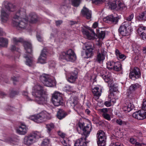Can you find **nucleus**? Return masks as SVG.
Wrapping results in <instances>:
<instances>
[{
	"instance_id": "f8f14e48",
	"label": "nucleus",
	"mask_w": 146,
	"mask_h": 146,
	"mask_svg": "<svg viewBox=\"0 0 146 146\" xmlns=\"http://www.w3.org/2000/svg\"><path fill=\"white\" fill-rule=\"evenodd\" d=\"M97 138L98 139L97 143L98 146H104L106 140V136L105 133L102 130L98 131Z\"/></svg>"
},
{
	"instance_id": "bb28decb",
	"label": "nucleus",
	"mask_w": 146,
	"mask_h": 146,
	"mask_svg": "<svg viewBox=\"0 0 146 146\" xmlns=\"http://www.w3.org/2000/svg\"><path fill=\"white\" fill-rule=\"evenodd\" d=\"M24 57L26 59V64L29 66H31L33 64V60L31 56H29L28 54H25Z\"/></svg>"
},
{
	"instance_id": "6e6d98bb",
	"label": "nucleus",
	"mask_w": 146,
	"mask_h": 146,
	"mask_svg": "<svg viewBox=\"0 0 146 146\" xmlns=\"http://www.w3.org/2000/svg\"><path fill=\"white\" fill-rule=\"evenodd\" d=\"M36 36L38 40L40 42H42L43 40V39L41 36L38 34H37Z\"/></svg>"
},
{
	"instance_id": "4468645a",
	"label": "nucleus",
	"mask_w": 146,
	"mask_h": 146,
	"mask_svg": "<svg viewBox=\"0 0 146 146\" xmlns=\"http://www.w3.org/2000/svg\"><path fill=\"white\" fill-rule=\"evenodd\" d=\"M100 76L104 79L105 82L108 83V84H111V74L106 70L102 69L100 70Z\"/></svg>"
},
{
	"instance_id": "cd10ccee",
	"label": "nucleus",
	"mask_w": 146,
	"mask_h": 146,
	"mask_svg": "<svg viewBox=\"0 0 146 146\" xmlns=\"http://www.w3.org/2000/svg\"><path fill=\"white\" fill-rule=\"evenodd\" d=\"M67 103L70 104L71 106L74 108V109L76 111V108L77 107V101L76 98V97H74L71 100H69L68 101Z\"/></svg>"
},
{
	"instance_id": "e433bc0d",
	"label": "nucleus",
	"mask_w": 146,
	"mask_h": 146,
	"mask_svg": "<svg viewBox=\"0 0 146 146\" xmlns=\"http://www.w3.org/2000/svg\"><path fill=\"white\" fill-rule=\"evenodd\" d=\"M12 40L14 44L17 45L19 43L22 41L23 39L21 38H17L15 37L13 38Z\"/></svg>"
},
{
	"instance_id": "20e7f679",
	"label": "nucleus",
	"mask_w": 146,
	"mask_h": 146,
	"mask_svg": "<svg viewBox=\"0 0 146 146\" xmlns=\"http://www.w3.org/2000/svg\"><path fill=\"white\" fill-rule=\"evenodd\" d=\"M14 7L11 3H7L5 4V8L7 10V11L4 9H2L1 11V17L2 22L6 23L9 20V14L7 12V11H13Z\"/></svg>"
},
{
	"instance_id": "4c0bfd02",
	"label": "nucleus",
	"mask_w": 146,
	"mask_h": 146,
	"mask_svg": "<svg viewBox=\"0 0 146 146\" xmlns=\"http://www.w3.org/2000/svg\"><path fill=\"white\" fill-rule=\"evenodd\" d=\"M134 17V15L132 14L130 15L128 17H127L125 18V21L124 22L128 21V22L130 23V25H131V23L130 22L133 19Z\"/></svg>"
},
{
	"instance_id": "c9c22d12",
	"label": "nucleus",
	"mask_w": 146,
	"mask_h": 146,
	"mask_svg": "<svg viewBox=\"0 0 146 146\" xmlns=\"http://www.w3.org/2000/svg\"><path fill=\"white\" fill-rule=\"evenodd\" d=\"M81 0H71L72 5L75 7H78L80 5Z\"/></svg>"
},
{
	"instance_id": "13d9d810",
	"label": "nucleus",
	"mask_w": 146,
	"mask_h": 146,
	"mask_svg": "<svg viewBox=\"0 0 146 146\" xmlns=\"http://www.w3.org/2000/svg\"><path fill=\"white\" fill-rule=\"evenodd\" d=\"M11 79L13 81V83L14 84H16V83L18 81V79L17 78L15 77H12Z\"/></svg>"
},
{
	"instance_id": "9b49d317",
	"label": "nucleus",
	"mask_w": 146,
	"mask_h": 146,
	"mask_svg": "<svg viewBox=\"0 0 146 146\" xmlns=\"http://www.w3.org/2000/svg\"><path fill=\"white\" fill-rule=\"evenodd\" d=\"M52 100L54 105L56 106L61 105L63 103V99L61 95L58 92H55L52 94Z\"/></svg>"
},
{
	"instance_id": "f704fd0d",
	"label": "nucleus",
	"mask_w": 146,
	"mask_h": 146,
	"mask_svg": "<svg viewBox=\"0 0 146 146\" xmlns=\"http://www.w3.org/2000/svg\"><path fill=\"white\" fill-rule=\"evenodd\" d=\"M115 62L112 61H109L107 63V67L110 70H113Z\"/></svg>"
},
{
	"instance_id": "338daca9",
	"label": "nucleus",
	"mask_w": 146,
	"mask_h": 146,
	"mask_svg": "<svg viewBox=\"0 0 146 146\" xmlns=\"http://www.w3.org/2000/svg\"><path fill=\"white\" fill-rule=\"evenodd\" d=\"M142 145H144V144H142L138 142H136L135 144V146H142Z\"/></svg>"
},
{
	"instance_id": "0e129e2a",
	"label": "nucleus",
	"mask_w": 146,
	"mask_h": 146,
	"mask_svg": "<svg viewBox=\"0 0 146 146\" xmlns=\"http://www.w3.org/2000/svg\"><path fill=\"white\" fill-rule=\"evenodd\" d=\"M98 25V23L97 22L94 23L92 27L94 28H96Z\"/></svg>"
},
{
	"instance_id": "603ef678",
	"label": "nucleus",
	"mask_w": 146,
	"mask_h": 146,
	"mask_svg": "<svg viewBox=\"0 0 146 146\" xmlns=\"http://www.w3.org/2000/svg\"><path fill=\"white\" fill-rule=\"evenodd\" d=\"M28 92H27L25 91H23V94L24 96H26L27 98V99L29 101L31 100L28 96Z\"/></svg>"
},
{
	"instance_id": "393cba45",
	"label": "nucleus",
	"mask_w": 146,
	"mask_h": 146,
	"mask_svg": "<svg viewBox=\"0 0 146 146\" xmlns=\"http://www.w3.org/2000/svg\"><path fill=\"white\" fill-rule=\"evenodd\" d=\"M139 87V85L137 84H132L130 86L127 94L129 98L133 96L132 93L133 92Z\"/></svg>"
},
{
	"instance_id": "bf43d9fd",
	"label": "nucleus",
	"mask_w": 146,
	"mask_h": 146,
	"mask_svg": "<svg viewBox=\"0 0 146 146\" xmlns=\"http://www.w3.org/2000/svg\"><path fill=\"white\" fill-rule=\"evenodd\" d=\"M130 141L132 144H135L137 142L136 139L133 138H131L130 139Z\"/></svg>"
},
{
	"instance_id": "412c9836",
	"label": "nucleus",
	"mask_w": 146,
	"mask_h": 146,
	"mask_svg": "<svg viewBox=\"0 0 146 146\" xmlns=\"http://www.w3.org/2000/svg\"><path fill=\"white\" fill-rule=\"evenodd\" d=\"M119 19V17H115L113 15H110L105 18L104 20L106 22H111L114 24H116L118 22Z\"/></svg>"
},
{
	"instance_id": "9d476101",
	"label": "nucleus",
	"mask_w": 146,
	"mask_h": 146,
	"mask_svg": "<svg viewBox=\"0 0 146 146\" xmlns=\"http://www.w3.org/2000/svg\"><path fill=\"white\" fill-rule=\"evenodd\" d=\"M109 6V7L111 9H115L116 10H122L127 9L124 4L118 0H116L110 3Z\"/></svg>"
},
{
	"instance_id": "09e8293b",
	"label": "nucleus",
	"mask_w": 146,
	"mask_h": 146,
	"mask_svg": "<svg viewBox=\"0 0 146 146\" xmlns=\"http://www.w3.org/2000/svg\"><path fill=\"white\" fill-rule=\"evenodd\" d=\"M58 135L62 138H64L65 137V134L60 131H58Z\"/></svg>"
},
{
	"instance_id": "ddd939ff",
	"label": "nucleus",
	"mask_w": 146,
	"mask_h": 146,
	"mask_svg": "<svg viewBox=\"0 0 146 146\" xmlns=\"http://www.w3.org/2000/svg\"><path fill=\"white\" fill-rule=\"evenodd\" d=\"M97 53L96 56L95 62L99 63H102L105 60L106 52L104 49L97 50Z\"/></svg>"
},
{
	"instance_id": "aec40b11",
	"label": "nucleus",
	"mask_w": 146,
	"mask_h": 146,
	"mask_svg": "<svg viewBox=\"0 0 146 146\" xmlns=\"http://www.w3.org/2000/svg\"><path fill=\"white\" fill-rule=\"evenodd\" d=\"M78 74L77 70L72 72L70 73V76L68 79V81L71 83H74L77 78Z\"/></svg>"
},
{
	"instance_id": "a19ab883",
	"label": "nucleus",
	"mask_w": 146,
	"mask_h": 146,
	"mask_svg": "<svg viewBox=\"0 0 146 146\" xmlns=\"http://www.w3.org/2000/svg\"><path fill=\"white\" fill-rule=\"evenodd\" d=\"M105 35V32L104 31H101L98 34V36L100 39H102V40L104 38Z\"/></svg>"
},
{
	"instance_id": "39448f33",
	"label": "nucleus",
	"mask_w": 146,
	"mask_h": 146,
	"mask_svg": "<svg viewBox=\"0 0 146 146\" xmlns=\"http://www.w3.org/2000/svg\"><path fill=\"white\" fill-rule=\"evenodd\" d=\"M48 114L45 111L41 112L36 115H32L30 119L38 123H41L46 121L50 119Z\"/></svg>"
},
{
	"instance_id": "7c9ffc66",
	"label": "nucleus",
	"mask_w": 146,
	"mask_h": 146,
	"mask_svg": "<svg viewBox=\"0 0 146 146\" xmlns=\"http://www.w3.org/2000/svg\"><path fill=\"white\" fill-rule=\"evenodd\" d=\"M122 69V65L119 62H115L113 70L118 71H121Z\"/></svg>"
},
{
	"instance_id": "58836bf2",
	"label": "nucleus",
	"mask_w": 146,
	"mask_h": 146,
	"mask_svg": "<svg viewBox=\"0 0 146 146\" xmlns=\"http://www.w3.org/2000/svg\"><path fill=\"white\" fill-rule=\"evenodd\" d=\"M54 124L52 123L46 125V128L49 132H50L51 130L54 128Z\"/></svg>"
},
{
	"instance_id": "5fc2aeb1",
	"label": "nucleus",
	"mask_w": 146,
	"mask_h": 146,
	"mask_svg": "<svg viewBox=\"0 0 146 146\" xmlns=\"http://www.w3.org/2000/svg\"><path fill=\"white\" fill-rule=\"evenodd\" d=\"M101 111L103 113L102 114L107 113L108 109L106 108L102 109H101Z\"/></svg>"
},
{
	"instance_id": "f257e3e1",
	"label": "nucleus",
	"mask_w": 146,
	"mask_h": 146,
	"mask_svg": "<svg viewBox=\"0 0 146 146\" xmlns=\"http://www.w3.org/2000/svg\"><path fill=\"white\" fill-rule=\"evenodd\" d=\"M32 95L35 98L36 102L40 104H44L47 103V97L44 94L43 88L41 86L37 85L33 88Z\"/></svg>"
},
{
	"instance_id": "2eb2a0df",
	"label": "nucleus",
	"mask_w": 146,
	"mask_h": 146,
	"mask_svg": "<svg viewBox=\"0 0 146 146\" xmlns=\"http://www.w3.org/2000/svg\"><path fill=\"white\" fill-rule=\"evenodd\" d=\"M130 78L133 80L139 78L141 76V73L139 69L137 68H134L133 71L129 74Z\"/></svg>"
},
{
	"instance_id": "774afa93",
	"label": "nucleus",
	"mask_w": 146,
	"mask_h": 146,
	"mask_svg": "<svg viewBox=\"0 0 146 146\" xmlns=\"http://www.w3.org/2000/svg\"><path fill=\"white\" fill-rule=\"evenodd\" d=\"M115 53L117 56H118L119 54L121 53L119 50L117 49H116L115 50Z\"/></svg>"
},
{
	"instance_id": "052dcab7",
	"label": "nucleus",
	"mask_w": 146,
	"mask_h": 146,
	"mask_svg": "<svg viewBox=\"0 0 146 146\" xmlns=\"http://www.w3.org/2000/svg\"><path fill=\"white\" fill-rule=\"evenodd\" d=\"M102 44V43L101 42H98V43H97L98 48L97 49V50L98 49H99L100 50L101 49H104L103 48H102L101 47Z\"/></svg>"
},
{
	"instance_id": "79ce46f5",
	"label": "nucleus",
	"mask_w": 146,
	"mask_h": 146,
	"mask_svg": "<svg viewBox=\"0 0 146 146\" xmlns=\"http://www.w3.org/2000/svg\"><path fill=\"white\" fill-rule=\"evenodd\" d=\"M49 141L48 139H45L42 142L41 146H48Z\"/></svg>"
},
{
	"instance_id": "de8ad7c7",
	"label": "nucleus",
	"mask_w": 146,
	"mask_h": 146,
	"mask_svg": "<svg viewBox=\"0 0 146 146\" xmlns=\"http://www.w3.org/2000/svg\"><path fill=\"white\" fill-rule=\"evenodd\" d=\"M49 67L50 68H54L55 66V63L54 62L51 61L49 62Z\"/></svg>"
},
{
	"instance_id": "680f3d73",
	"label": "nucleus",
	"mask_w": 146,
	"mask_h": 146,
	"mask_svg": "<svg viewBox=\"0 0 146 146\" xmlns=\"http://www.w3.org/2000/svg\"><path fill=\"white\" fill-rule=\"evenodd\" d=\"M16 46L14 45H12L11 47V50L12 51H14L16 50Z\"/></svg>"
},
{
	"instance_id": "473e14b6",
	"label": "nucleus",
	"mask_w": 146,
	"mask_h": 146,
	"mask_svg": "<svg viewBox=\"0 0 146 146\" xmlns=\"http://www.w3.org/2000/svg\"><path fill=\"white\" fill-rule=\"evenodd\" d=\"M8 43V40L7 39L3 38H0V46L3 47L6 46Z\"/></svg>"
},
{
	"instance_id": "4be33fe9",
	"label": "nucleus",
	"mask_w": 146,
	"mask_h": 146,
	"mask_svg": "<svg viewBox=\"0 0 146 146\" xmlns=\"http://www.w3.org/2000/svg\"><path fill=\"white\" fill-rule=\"evenodd\" d=\"M134 107L133 104L130 102L124 105L122 108V109L125 113H128L133 110Z\"/></svg>"
},
{
	"instance_id": "c85d7f7f",
	"label": "nucleus",
	"mask_w": 146,
	"mask_h": 146,
	"mask_svg": "<svg viewBox=\"0 0 146 146\" xmlns=\"http://www.w3.org/2000/svg\"><path fill=\"white\" fill-rule=\"evenodd\" d=\"M101 89H100L97 87H95L92 90V92L93 95L98 97L97 99H98L99 97L101 94Z\"/></svg>"
},
{
	"instance_id": "4d7b16f0",
	"label": "nucleus",
	"mask_w": 146,
	"mask_h": 146,
	"mask_svg": "<svg viewBox=\"0 0 146 146\" xmlns=\"http://www.w3.org/2000/svg\"><path fill=\"white\" fill-rule=\"evenodd\" d=\"M141 109L144 110H146V100L143 102Z\"/></svg>"
},
{
	"instance_id": "ea45409f",
	"label": "nucleus",
	"mask_w": 146,
	"mask_h": 146,
	"mask_svg": "<svg viewBox=\"0 0 146 146\" xmlns=\"http://www.w3.org/2000/svg\"><path fill=\"white\" fill-rule=\"evenodd\" d=\"M116 122L119 125L123 126L126 125L127 123V122L123 121L121 119H117Z\"/></svg>"
},
{
	"instance_id": "6ab92c4d",
	"label": "nucleus",
	"mask_w": 146,
	"mask_h": 146,
	"mask_svg": "<svg viewBox=\"0 0 146 146\" xmlns=\"http://www.w3.org/2000/svg\"><path fill=\"white\" fill-rule=\"evenodd\" d=\"M82 15L87 19H90L92 17V12L88 9L84 7L81 11Z\"/></svg>"
},
{
	"instance_id": "5701e85b",
	"label": "nucleus",
	"mask_w": 146,
	"mask_h": 146,
	"mask_svg": "<svg viewBox=\"0 0 146 146\" xmlns=\"http://www.w3.org/2000/svg\"><path fill=\"white\" fill-rule=\"evenodd\" d=\"M86 49L85 51L86 56L84 57L86 58L91 57L93 55V48L91 46H86Z\"/></svg>"
},
{
	"instance_id": "69168bd1",
	"label": "nucleus",
	"mask_w": 146,
	"mask_h": 146,
	"mask_svg": "<svg viewBox=\"0 0 146 146\" xmlns=\"http://www.w3.org/2000/svg\"><path fill=\"white\" fill-rule=\"evenodd\" d=\"M15 109V108L12 107H11V106H8V110H9L13 111Z\"/></svg>"
},
{
	"instance_id": "dca6fc26",
	"label": "nucleus",
	"mask_w": 146,
	"mask_h": 146,
	"mask_svg": "<svg viewBox=\"0 0 146 146\" xmlns=\"http://www.w3.org/2000/svg\"><path fill=\"white\" fill-rule=\"evenodd\" d=\"M46 50L43 49L38 59V62L41 64H44L46 62Z\"/></svg>"
},
{
	"instance_id": "f03ea898",
	"label": "nucleus",
	"mask_w": 146,
	"mask_h": 146,
	"mask_svg": "<svg viewBox=\"0 0 146 146\" xmlns=\"http://www.w3.org/2000/svg\"><path fill=\"white\" fill-rule=\"evenodd\" d=\"M91 128V125L90 127L87 124L85 125L84 123H80L79 124L78 127L77 128V131L79 133L81 132L80 130L82 131L85 137H81L80 139L76 141L75 143L74 146H87L86 139L92 130Z\"/></svg>"
},
{
	"instance_id": "8fccbe9b",
	"label": "nucleus",
	"mask_w": 146,
	"mask_h": 146,
	"mask_svg": "<svg viewBox=\"0 0 146 146\" xmlns=\"http://www.w3.org/2000/svg\"><path fill=\"white\" fill-rule=\"evenodd\" d=\"M144 16L145 13H143L141 14H140L139 15L138 17V19L139 20H143L144 19Z\"/></svg>"
},
{
	"instance_id": "c03bdc74",
	"label": "nucleus",
	"mask_w": 146,
	"mask_h": 146,
	"mask_svg": "<svg viewBox=\"0 0 146 146\" xmlns=\"http://www.w3.org/2000/svg\"><path fill=\"white\" fill-rule=\"evenodd\" d=\"M102 116L105 119L110 121L111 120V118L109 114L108 113L102 114Z\"/></svg>"
},
{
	"instance_id": "1a4fd4ad",
	"label": "nucleus",
	"mask_w": 146,
	"mask_h": 146,
	"mask_svg": "<svg viewBox=\"0 0 146 146\" xmlns=\"http://www.w3.org/2000/svg\"><path fill=\"white\" fill-rule=\"evenodd\" d=\"M130 23L128 21L124 22L120 27L119 31L121 35L123 36H127L130 33Z\"/></svg>"
},
{
	"instance_id": "c756f323",
	"label": "nucleus",
	"mask_w": 146,
	"mask_h": 146,
	"mask_svg": "<svg viewBox=\"0 0 146 146\" xmlns=\"http://www.w3.org/2000/svg\"><path fill=\"white\" fill-rule=\"evenodd\" d=\"M66 115V113L62 110L60 109L57 112V117L60 119L64 118Z\"/></svg>"
},
{
	"instance_id": "37998d69",
	"label": "nucleus",
	"mask_w": 146,
	"mask_h": 146,
	"mask_svg": "<svg viewBox=\"0 0 146 146\" xmlns=\"http://www.w3.org/2000/svg\"><path fill=\"white\" fill-rule=\"evenodd\" d=\"M83 33L86 35L88 39H90L92 38V36H91L90 33L88 30H84L83 31Z\"/></svg>"
},
{
	"instance_id": "0eeeda50",
	"label": "nucleus",
	"mask_w": 146,
	"mask_h": 146,
	"mask_svg": "<svg viewBox=\"0 0 146 146\" xmlns=\"http://www.w3.org/2000/svg\"><path fill=\"white\" fill-rule=\"evenodd\" d=\"M40 137V133L36 131L25 136L24 139V143L25 145H29L36 142V139Z\"/></svg>"
},
{
	"instance_id": "49530a36",
	"label": "nucleus",
	"mask_w": 146,
	"mask_h": 146,
	"mask_svg": "<svg viewBox=\"0 0 146 146\" xmlns=\"http://www.w3.org/2000/svg\"><path fill=\"white\" fill-rule=\"evenodd\" d=\"M18 92L14 90H12L10 94V95L11 97H13L15 95L17 94Z\"/></svg>"
},
{
	"instance_id": "3c124183",
	"label": "nucleus",
	"mask_w": 146,
	"mask_h": 146,
	"mask_svg": "<svg viewBox=\"0 0 146 146\" xmlns=\"http://www.w3.org/2000/svg\"><path fill=\"white\" fill-rule=\"evenodd\" d=\"M63 23L62 20H58L55 21V23L56 26H58L60 25Z\"/></svg>"
},
{
	"instance_id": "423d86ee",
	"label": "nucleus",
	"mask_w": 146,
	"mask_h": 146,
	"mask_svg": "<svg viewBox=\"0 0 146 146\" xmlns=\"http://www.w3.org/2000/svg\"><path fill=\"white\" fill-rule=\"evenodd\" d=\"M61 59L65 60L67 61L74 62L76 58V55L74 51L72 49L62 52L60 56Z\"/></svg>"
},
{
	"instance_id": "864d4df0",
	"label": "nucleus",
	"mask_w": 146,
	"mask_h": 146,
	"mask_svg": "<svg viewBox=\"0 0 146 146\" xmlns=\"http://www.w3.org/2000/svg\"><path fill=\"white\" fill-rule=\"evenodd\" d=\"M117 57H119L121 59H124L125 58V56L121 53L119 54L117 56Z\"/></svg>"
},
{
	"instance_id": "2f4dec72",
	"label": "nucleus",
	"mask_w": 146,
	"mask_h": 146,
	"mask_svg": "<svg viewBox=\"0 0 146 146\" xmlns=\"http://www.w3.org/2000/svg\"><path fill=\"white\" fill-rule=\"evenodd\" d=\"M30 22L32 23H35L37 21V16L34 13H32L30 14Z\"/></svg>"
},
{
	"instance_id": "a18cd8bd",
	"label": "nucleus",
	"mask_w": 146,
	"mask_h": 146,
	"mask_svg": "<svg viewBox=\"0 0 146 146\" xmlns=\"http://www.w3.org/2000/svg\"><path fill=\"white\" fill-rule=\"evenodd\" d=\"M104 104L107 107H110L112 105L111 103V100L110 99L108 101H105L104 103Z\"/></svg>"
},
{
	"instance_id": "6e6552de",
	"label": "nucleus",
	"mask_w": 146,
	"mask_h": 146,
	"mask_svg": "<svg viewBox=\"0 0 146 146\" xmlns=\"http://www.w3.org/2000/svg\"><path fill=\"white\" fill-rule=\"evenodd\" d=\"M40 80L45 86L50 87H52L56 86L55 81L49 75L44 74L40 77Z\"/></svg>"
},
{
	"instance_id": "f3484780",
	"label": "nucleus",
	"mask_w": 146,
	"mask_h": 146,
	"mask_svg": "<svg viewBox=\"0 0 146 146\" xmlns=\"http://www.w3.org/2000/svg\"><path fill=\"white\" fill-rule=\"evenodd\" d=\"M145 110L142 109L140 111H136L133 114V117L139 120H142L145 118Z\"/></svg>"
},
{
	"instance_id": "7ed1b4c3",
	"label": "nucleus",
	"mask_w": 146,
	"mask_h": 146,
	"mask_svg": "<svg viewBox=\"0 0 146 146\" xmlns=\"http://www.w3.org/2000/svg\"><path fill=\"white\" fill-rule=\"evenodd\" d=\"M25 10L23 8H21L20 12L16 13L13 16L12 19L13 25L19 30L24 29L27 26V21L24 19H21L20 17L21 14H25Z\"/></svg>"
},
{
	"instance_id": "b1692460",
	"label": "nucleus",
	"mask_w": 146,
	"mask_h": 146,
	"mask_svg": "<svg viewBox=\"0 0 146 146\" xmlns=\"http://www.w3.org/2000/svg\"><path fill=\"white\" fill-rule=\"evenodd\" d=\"M27 129L26 126L24 124H22L17 129V131L18 133L20 134L24 135L27 133Z\"/></svg>"
},
{
	"instance_id": "a878e982",
	"label": "nucleus",
	"mask_w": 146,
	"mask_h": 146,
	"mask_svg": "<svg viewBox=\"0 0 146 146\" xmlns=\"http://www.w3.org/2000/svg\"><path fill=\"white\" fill-rule=\"evenodd\" d=\"M24 48L27 53L30 54L32 52L31 44L30 42L24 41L23 42Z\"/></svg>"
},
{
	"instance_id": "72a5a7b5",
	"label": "nucleus",
	"mask_w": 146,
	"mask_h": 146,
	"mask_svg": "<svg viewBox=\"0 0 146 146\" xmlns=\"http://www.w3.org/2000/svg\"><path fill=\"white\" fill-rule=\"evenodd\" d=\"M70 8V5L69 3L65 2L63 3L61 7L62 11L64 9L65 11Z\"/></svg>"
},
{
	"instance_id": "a211bd4d",
	"label": "nucleus",
	"mask_w": 146,
	"mask_h": 146,
	"mask_svg": "<svg viewBox=\"0 0 146 146\" xmlns=\"http://www.w3.org/2000/svg\"><path fill=\"white\" fill-rule=\"evenodd\" d=\"M138 33L141 38L146 40V27L141 26L138 29Z\"/></svg>"
},
{
	"instance_id": "e2e57ef3",
	"label": "nucleus",
	"mask_w": 146,
	"mask_h": 146,
	"mask_svg": "<svg viewBox=\"0 0 146 146\" xmlns=\"http://www.w3.org/2000/svg\"><path fill=\"white\" fill-rule=\"evenodd\" d=\"M61 142L62 144L64 146H67V143L65 141V140L64 139H63V140L61 141Z\"/></svg>"
}]
</instances>
